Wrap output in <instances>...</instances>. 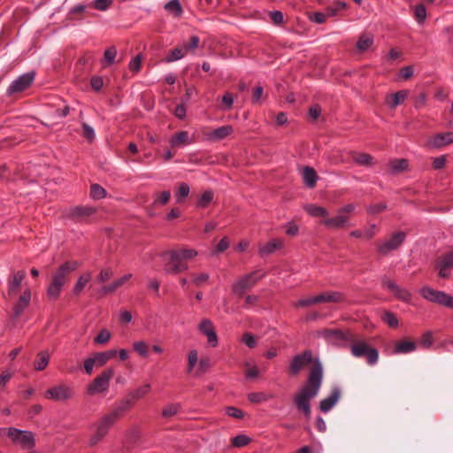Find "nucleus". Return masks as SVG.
<instances>
[{
	"label": "nucleus",
	"mask_w": 453,
	"mask_h": 453,
	"mask_svg": "<svg viewBox=\"0 0 453 453\" xmlns=\"http://www.w3.org/2000/svg\"><path fill=\"white\" fill-rule=\"evenodd\" d=\"M25 277L26 272L24 270H19L9 278L7 293L10 296L17 294Z\"/></svg>",
	"instance_id": "nucleus-21"
},
{
	"label": "nucleus",
	"mask_w": 453,
	"mask_h": 453,
	"mask_svg": "<svg viewBox=\"0 0 453 453\" xmlns=\"http://www.w3.org/2000/svg\"><path fill=\"white\" fill-rule=\"evenodd\" d=\"M304 210L310 216L314 218H326L328 216V211L325 207L315 204H308L305 206Z\"/></svg>",
	"instance_id": "nucleus-33"
},
{
	"label": "nucleus",
	"mask_w": 453,
	"mask_h": 453,
	"mask_svg": "<svg viewBox=\"0 0 453 453\" xmlns=\"http://www.w3.org/2000/svg\"><path fill=\"white\" fill-rule=\"evenodd\" d=\"M197 251L194 249H180L165 251L161 253L162 257H168V261L164 265V271L166 274L176 275L188 269V262L197 256Z\"/></svg>",
	"instance_id": "nucleus-2"
},
{
	"label": "nucleus",
	"mask_w": 453,
	"mask_h": 453,
	"mask_svg": "<svg viewBox=\"0 0 453 453\" xmlns=\"http://www.w3.org/2000/svg\"><path fill=\"white\" fill-rule=\"evenodd\" d=\"M186 55V51L183 47H176L173 49L165 57V61L171 63L181 59Z\"/></svg>",
	"instance_id": "nucleus-43"
},
{
	"label": "nucleus",
	"mask_w": 453,
	"mask_h": 453,
	"mask_svg": "<svg viewBox=\"0 0 453 453\" xmlns=\"http://www.w3.org/2000/svg\"><path fill=\"white\" fill-rule=\"evenodd\" d=\"M150 391V385L144 384L134 391H131L126 397H129L134 401V404L136 400L143 398Z\"/></svg>",
	"instance_id": "nucleus-36"
},
{
	"label": "nucleus",
	"mask_w": 453,
	"mask_h": 453,
	"mask_svg": "<svg viewBox=\"0 0 453 453\" xmlns=\"http://www.w3.org/2000/svg\"><path fill=\"white\" fill-rule=\"evenodd\" d=\"M96 212V208L88 205H78L66 209L64 211L63 217L65 219L73 220L74 222H84L88 218Z\"/></svg>",
	"instance_id": "nucleus-9"
},
{
	"label": "nucleus",
	"mask_w": 453,
	"mask_h": 453,
	"mask_svg": "<svg viewBox=\"0 0 453 453\" xmlns=\"http://www.w3.org/2000/svg\"><path fill=\"white\" fill-rule=\"evenodd\" d=\"M209 279H210V275L208 273H201L199 274L193 275V279H192L191 282L196 287H201L203 284H205L209 280Z\"/></svg>",
	"instance_id": "nucleus-57"
},
{
	"label": "nucleus",
	"mask_w": 453,
	"mask_h": 453,
	"mask_svg": "<svg viewBox=\"0 0 453 453\" xmlns=\"http://www.w3.org/2000/svg\"><path fill=\"white\" fill-rule=\"evenodd\" d=\"M171 198V192L165 190L161 193L154 195V204L155 205H165Z\"/></svg>",
	"instance_id": "nucleus-50"
},
{
	"label": "nucleus",
	"mask_w": 453,
	"mask_h": 453,
	"mask_svg": "<svg viewBox=\"0 0 453 453\" xmlns=\"http://www.w3.org/2000/svg\"><path fill=\"white\" fill-rule=\"evenodd\" d=\"M189 186L186 182H181L179 185L178 190L175 194L176 200L178 203H181L189 195Z\"/></svg>",
	"instance_id": "nucleus-48"
},
{
	"label": "nucleus",
	"mask_w": 453,
	"mask_h": 453,
	"mask_svg": "<svg viewBox=\"0 0 453 453\" xmlns=\"http://www.w3.org/2000/svg\"><path fill=\"white\" fill-rule=\"evenodd\" d=\"M200 44V38L197 35H192L189 38L188 42L184 43L182 45L183 49L185 50L186 53L188 51H195Z\"/></svg>",
	"instance_id": "nucleus-53"
},
{
	"label": "nucleus",
	"mask_w": 453,
	"mask_h": 453,
	"mask_svg": "<svg viewBox=\"0 0 453 453\" xmlns=\"http://www.w3.org/2000/svg\"><path fill=\"white\" fill-rule=\"evenodd\" d=\"M326 336H334L337 340L350 342L354 341V335L349 332H343L342 330H326Z\"/></svg>",
	"instance_id": "nucleus-37"
},
{
	"label": "nucleus",
	"mask_w": 453,
	"mask_h": 453,
	"mask_svg": "<svg viewBox=\"0 0 453 453\" xmlns=\"http://www.w3.org/2000/svg\"><path fill=\"white\" fill-rule=\"evenodd\" d=\"M113 275V273L111 268L102 269L97 276V281L99 283H104L109 280Z\"/></svg>",
	"instance_id": "nucleus-61"
},
{
	"label": "nucleus",
	"mask_w": 453,
	"mask_h": 453,
	"mask_svg": "<svg viewBox=\"0 0 453 453\" xmlns=\"http://www.w3.org/2000/svg\"><path fill=\"white\" fill-rule=\"evenodd\" d=\"M181 410V404L180 403H171L164 406L162 409V417L169 418L176 415Z\"/></svg>",
	"instance_id": "nucleus-38"
},
{
	"label": "nucleus",
	"mask_w": 453,
	"mask_h": 453,
	"mask_svg": "<svg viewBox=\"0 0 453 453\" xmlns=\"http://www.w3.org/2000/svg\"><path fill=\"white\" fill-rule=\"evenodd\" d=\"M250 442V438L245 434H239L232 438L231 443L235 448H242Z\"/></svg>",
	"instance_id": "nucleus-52"
},
{
	"label": "nucleus",
	"mask_w": 453,
	"mask_h": 453,
	"mask_svg": "<svg viewBox=\"0 0 453 453\" xmlns=\"http://www.w3.org/2000/svg\"><path fill=\"white\" fill-rule=\"evenodd\" d=\"M189 143L188 133L187 131H180L170 139V144L172 147H179Z\"/></svg>",
	"instance_id": "nucleus-35"
},
{
	"label": "nucleus",
	"mask_w": 453,
	"mask_h": 453,
	"mask_svg": "<svg viewBox=\"0 0 453 453\" xmlns=\"http://www.w3.org/2000/svg\"><path fill=\"white\" fill-rule=\"evenodd\" d=\"M134 407V401L129 397L122 398L117 401L107 413L115 422L119 420L124 415Z\"/></svg>",
	"instance_id": "nucleus-14"
},
{
	"label": "nucleus",
	"mask_w": 453,
	"mask_h": 453,
	"mask_svg": "<svg viewBox=\"0 0 453 453\" xmlns=\"http://www.w3.org/2000/svg\"><path fill=\"white\" fill-rule=\"evenodd\" d=\"M117 355L116 349H109L103 352H96L92 357L93 360L97 366L104 365L111 358Z\"/></svg>",
	"instance_id": "nucleus-27"
},
{
	"label": "nucleus",
	"mask_w": 453,
	"mask_h": 453,
	"mask_svg": "<svg viewBox=\"0 0 453 453\" xmlns=\"http://www.w3.org/2000/svg\"><path fill=\"white\" fill-rule=\"evenodd\" d=\"M35 72H28L14 80L7 88L8 95L21 93L27 89L35 80Z\"/></svg>",
	"instance_id": "nucleus-12"
},
{
	"label": "nucleus",
	"mask_w": 453,
	"mask_h": 453,
	"mask_svg": "<svg viewBox=\"0 0 453 453\" xmlns=\"http://www.w3.org/2000/svg\"><path fill=\"white\" fill-rule=\"evenodd\" d=\"M31 300V291L25 289L13 307V317L19 318L23 311L28 307Z\"/></svg>",
	"instance_id": "nucleus-22"
},
{
	"label": "nucleus",
	"mask_w": 453,
	"mask_h": 453,
	"mask_svg": "<svg viewBox=\"0 0 453 453\" xmlns=\"http://www.w3.org/2000/svg\"><path fill=\"white\" fill-rule=\"evenodd\" d=\"M116 422L106 413L95 424L96 432L90 438V445H96L105 437Z\"/></svg>",
	"instance_id": "nucleus-10"
},
{
	"label": "nucleus",
	"mask_w": 453,
	"mask_h": 453,
	"mask_svg": "<svg viewBox=\"0 0 453 453\" xmlns=\"http://www.w3.org/2000/svg\"><path fill=\"white\" fill-rule=\"evenodd\" d=\"M165 9L175 18L182 16L183 10L179 0H171L165 4Z\"/></svg>",
	"instance_id": "nucleus-32"
},
{
	"label": "nucleus",
	"mask_w": 453,
	"mask_h": 453,
	"mask_svg": "<svg viewBox=\"0 0 453 453\" xmlns=\"http://www.w3.org/2000/svg\"><path fill=\"white\" fill-rule=\"evenodd\" d=\"M111 333L108 329L104 328L100 330L97 335L94 338V343L96 344H105L111 339Z\"/></svg>",
	"instance_id": "nucleus-51"
},
{
	"label": "nucleus",
	"mask_w": 453,
	"mask_h": 453,
	"mask_svg": "<svg viewBox=\"0 0 453 453\" xmlns=\"http://www.w3.org/2000/svg\"><path fill=\"white\" fill-rule=\"evenodd\" d=\"M133 348L141 357H146L148 356V344L145 342H135L133 344Z\"/></svg>",
	"instance_id": "nucleus-56"
},
{
	"label": "nucleus",
	"mask_w": 453,
	"mask_h": 453,
	"mask_svg": "<svg viewBox=\"0 0 453 453\" xmlns=\"http://www.w3.org/2000/svg\"><path fill=\"white\" fill-rule=\"evenodd\" d=\"M414 19L418 24H423L426 19V9L423 4L414 7Z\"/></svg>",
	"instance_id": "nucleus-47"
},
{
	"label": "nucleus",
	"mask_w": 453,
	"mask_h": 453,
	"mask_svg": "<svg viewBox=\"0 0 453 453\" xmlns=\"http://www.w3.org/2000/svg\"><path fill=\"white\" fill-rule=\"evenodd\" d=\"M309 365H311L307 380L294 397V403L297 411H301L309 419L311 415V400L314 398L322 385L323 367L319 358L313 359L311 349L295 355L289 361L288 373L296 377Z\"/></svg>",
	"instance_id": "nucleus-1"
},
{
	"label": "nucleus",
	"mask_w": 453,
	"mask_h": 453,
	"mask_svg": "<svg viewBox=\"0 0 453 453\" xmlns=\"http://www.w3.org/2000/svg\"><path fill=\"white\" fill-rule=\"evenodd\" d=\"M374 39L373 35L370 34H363L359 36L357 42V50L358 52H365L366 51L372 44H373Z\"/></svg>",
	"instance_id": "nucleus-30"
},
{
	"label": "nucleus",
	"mask_w": 453,
	"mask_h": 453,
	"mask_svg": "<svg viewBox=\"0 0 453 453\" xmlns=\"http://www.w3.org/2000/svg\"><path fill=\"white\" fill-rule=\"evenodd\" d=\"M417 349V344L413 341H401L397 342L393 349L394 354H406L414 351Z\"/></svg>",
	"instance_id": "nucleus-26"
},
{
	"label": "nucleus",
	"mask_w": 453,
	"mask_h": 453,
	"mask_svg": "<svg viewBox=\"0 0 453 453\" xmlns=\"http://www.w3.org/2000/svg\"><path fill=\"white\" fill-rule=\"evenodd\" d=\"M352 160L355 164L361 166H371L373 165V157L368 153H358L356 151H350Z\"/></svg>",
	"instance_id": "nucleus-25"
},
{
	"label": "nucleus",
	"mask_w": 453,
	"mask_h": 453,
	"mask_svg": "<svg viewBox=\"0 0 453 453\" xmlns=\"http://www.w3.org/2000/svg\"><path fill=\"white\" fill-rule=\"evenodd\" d=\"M350 352L355 357H365L370 365H375L379 360L377 349L367 344L364 341H357L350 346Z\"/></svg>",
	"instance_id": "nucleus-5"
},
{
	"label": "nucleus",
	"mask_w": 453,
	"mask_h": 453,
	"mask_svg": "<svg viewBox=\"0 0 453 453\" xmlns=\"http://www.w3.org/2000/svg\"><path fill=\"white\" fill-rule=\"evenodd\" d=\"M74 395L73 389L65 385V384H59L57 386H54L52 388H48L44 392V396L47 399L57 401V402H63L69 400L73 398Z\"/></svg>",
	"instance_id": "nucleus-11"
},
{
	"label": "nucleus",
	"mask_w": 453,
	"mask_h": 453,
	"mask_svg": "<svg viewBox=\"0 0 453 453\" xmlns=\"http://www.w3.org/2000/svg\"><path fill=\"white\" fill-rule=\"evenodd\" d=\"M340 395V389L337 388H333L330 395L319 402V411L324 413L328 412L339 401Z\"/></svg>",
	"instance_id": "nucleus-19"
},
{
	"label": "nucleus",
	"mask_w": 453,
	"mask_h": 453,
	"mask_svg": "<svg viewBox=\"0 0 453 453\" xmlns=\"http://www.w3.org/2000/svg\"><path fill=\"white\" fill-rule=\"evenodd\" d=\"M381 319L383 322L386 323L391 328H396L399 325V321L396 315L392 311H384Z\"/></svg>",
	"instance_id": "nucleus-46"
},
{
	"label": "nucleus",
	"mask_w": 453,
	"mask_h": 453,
	"mask_svg": "<svg viewBox=\"0 0 453 453\" xmlns=\"http://www.w3.org/2000/svg\"><path fill=\"white\" fill-rule=\"evenodd\" d=\"M264 276L265 273H260V271H254L242 276L233 284V293L238 296H242L245 291L251 289Z\"/></svg>",
	"instance_id": "nucleus-6"
},
{
	"label": "nucleus",
	"mask_w": 453,
	"mask_h": 453,
	"mask_svg": "<svg viewBox=\"0 0 453 453\" xmlns=\"http://www.w3.org/2000/svg\"><path fill=\"white\" fill-rule=\"evenodd\" d=\"M408 90H399L390 95V99L387 101L389 108L394 109L396 106L402 104L408 96Z\"/></svg>",
	"instance_id": "nucleus-29"
},
{
	"label": "nucleus",
	"mask_w": 453,
	"mask_h": 453,
	"mask_svg": "<svg viewBox=\"0 0 453 453\" xmlns=\"http://www.w3.org/2000/svg\"><path fill=\"white\" fill-rule=\"evenodd\" d=\"M453 267V248L452 250L437 258L435 268L438 270V276L441 279L450 277V268Z\"/></svg>",
	"instance_id": "nucleus-15"
},
{
	"label": "nucleus",
	"mask_w": 453,
	"mask_h": 453,
	"mask_svg": "<svg viewBox=\"0 0 453 453\" xmlns=\"http://www.w3.org/2000/svg\"><path fill=\"white\" fill-rule=\"evenodd\" d=\"M91 280V273H85L81 274L73 287L74 295L78 296L85 287V285Z\"/></svg>",
	"instance_id": "nucleus-44"
},
{
	"label": "nucleus",
	"mask_w": 453,
	"mask_h": 453,
	"mask_svg": "<svg viewBox=\"0 0 453 453\" xmlns=\"http://www.w3.org/2000/svg\"><path fill=\"white\" fill-rule=\"evenodd\" d=\"M142 56L141 55H137L135 56L129 63L128 65V67L130 69V71L134 72V73H137L141 70V67H142Z\"/></svg>",
	"instance_id": "nucleus-60"
},
{
	"label": "nucleus",
	"mask_w": 453,
	"mask_h": 453,
	"mask_svg": "<svg viewBox=\"0 0 453 453\" xmlns=\"http://www.w3.org/2000/svg\"><path fill=\"white\" fill-rule=\"evenodd\" d=\"M233 132V127L230 125H226L219 127L214 129L213 131L207 133L205 136L206 139L210 142H219L230 135Z\"/></svg>",
	"instance_id": "nucleus-23"
},
{
	"label": "nucleus",
	"mask_w": 453,
	"mask_h": 453,
	"mask_svg": "<svg viewBox=\"0 0 453 453\" xmlns=\"http://www.w3.org/2000/svg\"><path fill=\"white\" fill-rule=\"evenodd\" d=\"M451 143H453V132L436 134L428 142L432 148H441Z\"/></svg>",
	"instance_id": "nucleus-20"
},
{
	"label": "nucleus",
	"mask_w": 453,
	"mask_h": 453,
	"mask_svg": "<svg viewBox=\"0 0 453 453\" xmlns=\"http://www.w3.org/2000/svg\"><path fill=\"white\" fill-rule=\"evenodd\" d=\"M405 239L406 234L404 232H396L389 239L377 242V251L382 256H387L391 251L397 250L404 242Z\"/></svg>",
	"instance_id": "nucleus-8"
},
{
	"label": "nucleus",
	"mask_w": 453,
	"mask_h": 453,
	"mask_svg": "<svg viewBox=\"0 0 453 453\" xmlns=\"http://www.w3.org/2000/svg\"><path fill=\"white\" fill-rule=\"evenodd\" d=\"M349 220L348 215L339 213L335 217L324 219L322 223L328 228H342L348 225Z\"/></svg>",
	"instance_id": "nucleus-24"
},
{
	"label": "nucleus",
	"mask_w": 453,
	"mask_h": 453,
	"mask_svg": "<svg viewBox=\"0 0 453 453\" xmlns=\"http://www.w3.org/2000/svg\"><path fill=\"white\" fill-rule=\"evenodd\" d=\"M381 284L382 287L390 291L396 299L407 303L411 301V293L408 289L398 286L395 281L384 278L382 279Z\"/></svg>",
	"instance_id": "nucleus-13"
},
{
	"label": "nucleus",
	"mask_w": 453,
	"mask_h": 453,
	"mask_svg": "<svg viewBox=\"0 0 453 453\" xmlns=\"http://www.w3.org/2000/svg\"><path fill=\"white\" fill-rule=\"evenodd\" d=\"M226 414L229 417H232L236 419H242L245 416V413L242 410L234 407V406H227L225 408Z\"/></svg>",
	"instance_id": "nucleus-54"
},
{
	"label": "nucleus",
	"mask_w": 453,
	"mask_h": 453,
	"mask_svg": "<svg viewBox=\"0 0 453 453\" xmlns=\"http://www.w3.org/2000/svg\"><path fill=\"white\" fill-rule=\"evenodd\" d=\"M241 342L245 344L250 349H253L257 346V342L255 336L249 332H246L242 334Z\"/></svg>",
	"instance_id": "nucleus-55"
},
{
	"label": "nucleus",
	"mask_w": 453,
	"mask_h": 453,
	"mask_svg": "<svg viewBox=\"0 0 453 453\" xmlns=\"http://www.w3.org/2000/svg\"><path fill=\"white\" fill-rule=\"evenodd\" d=\"M90 197L94 200H101L105 198L107 191L104 188L97 183H94L90 186Z\"/></svg>",
	"instance_id": "nucleus-42"
},
{
	"label": "nucleus",
	"mask_w": 453,
	"mask_h": 453,
	"mask_svg": "<svg viewBox=\"0 0 453 453\" xmlns=\"http://www.w3.org/2000/svg\"><path fill=\"white\" fill-rule=\"evenodd\" d=\"M112 0H95L93 7L98 11H106L111 4Z\"/></svg>",
	"instance_id": "nucleus-62"
},
{
	"label": "nucleus",
	"mask_w": 453,
	"mask_h": 453,
	"mask_svg": "<svg viewBox=\"0 0 453 453\" xmlns=\"http://www.w3.org/2000/svg\"><path fill=\"white\" fill-rule=\"evenodd\" d=\"M113 375L114 370L112 368L105 369L88 385L87 393L93 395L107 391Z\"/></svg>",
	"instance_id": "nucleus-7"
},
{
	"label": "nucleus",
	"mask_w": 453,
	"mask_h": 453,
	"mask_svg": "<svg viewBox=\"0 0 453 453\" xmlns=\"http://www.w3.org/2000/svg\"><path fill=\"white\" fill-rule=\"evenodd\" d=\"M117 56V49L115 46H111L104 50V61L105 62V65H111Z\"/></svg>",
	"instance_id": "nucleus-49"
},
{
	"label": "nucleus",
	"mask_w": 453,
	"mask_h": 453,
	"mask_svg": "<svg viewBox=\"0 0 453 453\" xmlns=\"http://www.w3.org/2000/svg\"><path fill=\"white\" fill-rule=\"evenodd\" d=\"M77 261H67L62 264L52 276V281L47 288V295L50 299H57L65 283L66 276L79 267Z\"/></svg>",
	"instance_id": "nucleus-3"
},
{
	"label": "nucleus",
	"mask_w": 453,
	"mask_h": 453,
	"mask_svg": "<svg viewBox=\"0 0 453 453\" xmlns=\"http://www.w3.org/2000/svg\"><path fill=\"white\" fill-rule=\"evenodd\" d=\"M325 303H343L346 298L343 293L339 291L324 292Z\"/></svg>",
	"instance_id": "nucleus-39"
},
{
	"label": "nucleus",
	"mask_w": 453,
	"mask_h": 453,
	"mask_svg": "<svg viewBox=\"0 0 453 453\" xmlns=\"http://www.w3.org/2000/svg\"><path fill=\"white\" fill-rule=\"evenodd\" d=\"M264 94V88L261 86H257L254 88L252 94V103L257 104H260L262 101V96Z\"/></svg>",
	"instance_id": "nucleus-64"
},
{
	"label": "nucleus",
	"mask_w": 453,
	"mask_h": 453,
	"mask_svg": "<svg viewBox=\"0 0 453 453\" xmlns=\"http://www.w3.org/2000/svg\"><path fill=\"white\" fill-rule=\"evenodd\" d=\"M198 360V354L196 349L191 350L188 357V372H190Z\"/></svg>",
	"instance_id": "nucleus-59"
},
{
	"label": "nucleus",
	"mask_w": 453,
	"mask_h": 453,
	"mask_svg": "<svg viewBox=\"0 0 453 453\" xmlns=\"http://www.w3.org/2000/svg\"><path fill=\"white\" fill-rule=\"evenodd\" d=\"M347 7L348 4L345 2H334L332 5L326 8V16H327V18L338 16L340 12L345 10Z\"/></svg>",
	"instance_id": "nucleus-34"
},
{
	"label": "nucleus",
	"mask_w": 453,
	"mask_h": 453,
	"mask_svg": "<svg viewBox=\"0 0 453 453\" xmlns=\"http://www.w3.org/2000/svg\"><path fill=\"white\" fill-rule=\"evenodd\" d=\"M1 434L6 435L12 442L20 444L23 448L32 449L35 445L34 434L31 431L20 430L15 427L0 429Z\"/></svg>",
	"instance_id": "nucleus-4"
},
{
	"label": "nucleus",
	"mask_w": 453,
	"mask_h": 453,
	"mask_svg": "<svg viewBox=\"0 0 453 453\" xmlns=\"http://www.w3.org/2000/svg\"><path fill=\"white\" fill-rule=\"evenodd\" d=\"M272 22L277 26L284 23V15L280 11H273L269 12Z\"/></svg>",
	"instance_id": "nucleus-58"
},
{
	"label": "nucleus",
	"mask_w": 453,
	"mask_h": 453,
	"mask_svg": "<svg viewBox=\"0 0 453 453\" xmlns=\"http://www.w3.org/2000/svg\"><path fill=\"white\" fill-rule=\"evenodd\" d=\"M50 361V354L48 351H41L37 354L36 358L34 362V368L36 371L44 370Z\"/></svg>",
	"instance_id": "nucleus-31"
},
{
	"label": "nucleus",
	"mask_w": 453,
	"mask_h": 453,
	"mask_svg": "<svg viewBox=\"0 0 453 453\" xmlns=\"http://www.w3.org/2000/svg\"><path fill=\"white\" fill-rule=\"evenodd\" d=\"M393 173H399L408 169L409 161L405 158L394 159L389 164Z\"/></svg>",
	"instance_id": "nucleus-45"
},
{
	"label": "nucleus",
	"mask_w": 453,
	"mask_h": 453,
	"mask_svg": "<svg viewBox=\"0 0 453 453\" xmlns=\"http://www.w3.org/2000/svg\"><path fill=\"white\" fill-rule=\"evenodd\" d=\"M199 331L207 337L208 343L211 347L218 345V336L212 322L210 319H203L199 324Z\"/></svg>",
	"instance_id": "nucleus-16"
},
{
	"label": "nucleus",
	"mask_w": 453,
	"mask_h": 453,
	"mask_svg": "<svg viewBox=\"0 0 453 453\" xmlns=\"http://www.w3.org/2000/svg\"><path fill=\"white\" fill-rule=\"evenodd\" d=\"M283 248L284 241L280 238H275L270 240L263 245H260L258 248V254L260 257H265Z\"/></svg>",
	"instance_id": "nucleus-18"
},
{
	"label": "nucleus",
	"mask_w": 453,
	"mask_h": 453,
	"mask_svg": "<svg viewBox=\"0 0 453 453\" xmlns=\"http://www.w3.org/2000/svg\"><path fill=\"white\" fill-rule=\"evenodd\" d=\"M447 158L445 155L434 157L432 163L433 168L435 170L442 169L445 166Z\"/></svg>",
	"instance_id": "nucleus-63"
},
{
	"label": "nucleus",
	"mask_w": 453,
	"mask_h": 453,
	"mask_svg": "<svg viewBox=\"0 0 453 453\" xmlns=\"http://www.w3.org/2000/svg\"><path fill=\"white\" fill-rule=\"evenodd\" d=\"M421 296L434 303L442 305L443 300L446 296V293L441 290H435L430 287L425 286L419 289Z\"/></svg>",
	"instance_id": "nucleus-17"
},
{
	"label": "nucleus",
	"mask_w": 453,
	"mask_h": 453,
	"mask_svg": "<svg viewBox=\"0 0 453 453\" xmlns=\"http://www.w3.org/2000/svg\"><path fill=\"white\" fill-rule=\"evenodd\" d=\"M214 193L211 189L205 190L199 197L196 206L201 209H205L212 202Z\"/></svg>",
	"instance_id": "nucleus-40"
},
{
	"label": "nucleus",
	"mask_w": 453,
	"mask_h": 453,
	"mask_svg": "<svg viewBox=\"0 0 453 453\" xmlns=\"http://www.w3.org/2000/svg\"><path fill=\"white\" fill-rule=\"evenodd\" d=\"M273 397L271 394L265 392H252L248 395V400L252 403H260L266 402Z\"/></svg>",
	"instance_id": "nucleus-41"
},
{
	"label": "nucleus",
	"mask_w": 453,
	"mask_h": 453,
	"mask_svg": "<svg viewBox=\"0 0 453 453\" xmlns=\"http://www.w3.org/2000/svg\"><path fill=\"white\" fill-rule=\"evenodd\" d=\"M303 178L306 187L312 188L316 186L318 174L312 167L305 166L303 168Z\"/></svg>",
	"instance_id": "nucleus-28"
}]
</instances>
